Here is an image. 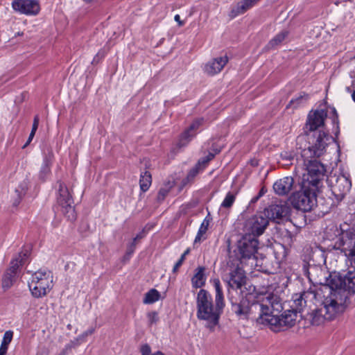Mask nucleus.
<instances>
[{"label": "nucleus", "mask_w": 355, "mask_h": 355, "mask_svg": "<svg viewBox=\"0 0 355 355\" xmlns=\"http://www.w3.org/2000/svg\"><path fill=\"white\" fill-rule=\"evenodd\" d=\"M328 139L327 132L319 131L315 143L301 151L297 162L306 171V173L303 174L302 182L304 187H311L314 189H320L322 187L327 169L318 158L323 155L327 145L326 141Z\"/></svg>", "instance_id": "obj_1"}, {"label": "nucleus", "mask_w": 355, "mask_h": 355, "mask_svg": "<svg viewBox=\"0 0 355 355\" xmlns=\"http://www.w3.org/2000/svg\"><path fill=\"white\" fill-rule=\"evenodd\" d=\"M213 285L216 291L214 303L211 295L207 290L200 289L196 296L197 318L205 321V327L211 331H214L218 324L225 306L220 280L214 279Z\"/></svg>", "instance_id": "obj_2"}, {"label": "nucleus", "mask_w": 355, "mask_h": 355, "mask_svg": "<svg viewBox=\"0 0 355 355\" xmlns=\"http://www.w3.org/2000/svg\"><path fill=\"white\" fill-rule=\"evenodd\" d=\"M346 295L337 293L324 295V300L320 308L311 313L309 311L305 313V319L310 320L313 325H320L326 320H332L341 315L345 311Z\"/></svg>", "instance_id": "obj_3"}, {"label": "nucleus", "mask_w": 355, "mask_h": 355, "mask_svg": "<svg viewBox=\"0 0 355 355\" xmlns=\"http://www.w3.org/2000/svg\"><path fill=\"white\" fill-rule=\"evenodd\" d=\"M282 310L280 297L269 293L260 300L250 301L249 318L256 320L258 324L269 327L270 322H274L273 324L277 322V319L272 318L273 311L278 312Z\"/></svg>", "instance_id": "obj_4"}, {"label": "nucleus", "mask_w": 355, "mask_h": 355, "mask_svg": "<svg viewBox=\"0 0 355 355\" xmlns=\"http://www.w3.org/2000/svg\"><path fill=\"white\" fill-rule=\"evenodd\" d=\"M324 289V293L329 294L345 293L347 297L345 300L346 309L349 303L350 295L355 293V269L349 270L344 275L336 272L330 274L326 279Z\"/></svg>", "instance_id": "obj_5"}, {"label": "nucleus", "mask_w": 355, "mask_h": 355, "mask_svg": "<svg viewBox=\"0 0 355 355\" xmlns=\"http://www.w3.org/2000/svg\"><path fill=\"white\" fill-rule=\"evenodd\" d=\"M52 286V272L45 269L35 272L28 282V287L33 296L37 298L45 296Z\"/></svg>", "instance_id": "obj_6"}, {"label": "nucleus", "mask_w": 355, "mask_h": 355, "mask_svg": "<svg viewBox=\"0 0 355 355\" xmlns=\"http://www.w3.org/2000/svg\"><path fill=\"white\" fill-rule=\"evenodd\" d=\"M320 189H314L311 187H304L302 183L301 190L295 193L291 202L295 209L303 212L311 211L317 204L316 193Z\"/></svg>", "instance_id": "obj_7"}, {"label": "nucleus", "mask_w": 355, "mask_h": 355, "mask_svg": "<svg viewBox=\"0 0 355 355\" xmlns=\"http://www.w3.org/2000/svg\"><path fill=\"white\" fill-rule=\"evenodd\" d=\"M258 240L252 235L243 236L237 243L234 250L237 259L241 261L243 259H250L255 257L258 249Z\"/></svg>", "instance_id": "obj_8"}, {"label": "nucleus", "mask_w": 355, "mask_h": 355, "mask_svg": "<svg viewBox=\"0 0 355 355\" xmlns=\"http://www.w3.org/2000/svg\"><path fill=\"white\" fill-rule=\"evenodd\" d=\"M59 196L58 202L62 207V212L68 218L73 220L76 218L75 209L73 206V200L70 195L67 187L62 182H59Z\"/></svg>", "instance_id": "obj_9"}, {"label": "nucleus", "mask_w": 355, "mask_h": 355, "mask_svg": "<svg viewBox=\"0 0 355 355\" xmlns=\"http://www.w3.org/2000/svg\"><path fill=\"white\" fill-rule=\"evenodd\" d=\"M280 312L273 311L272 318H276L277 322L274 324V322H270L269 327L274 331H284V329L292 327L295 324L297 312L293 309L286 310L279 316Z\"/></svg>", "instance_id": "obj_10"}, {"label": "nucleus", "mask_w": 355, "mask_h": 355, "mask_svg": "<svg viewBox=\"0 0 355 355\" xmlns=\"http://www.w3.org/2000/svg\"><path fill=\"white\" fill-rule=\"evenodd\" d=\"M269 223L268 219L261 214L254 215L248 219L245 223L246 235H252V237L262 234Z\"/></svg>", "instance_id": "obj_11"}, {"label": "nucleus", "mask_w": 355, "mask_h": 355, "mask_svg": "<svg viewBox=\"0 0 355 355\" xmlns=\"http://www.w3.org/2000/svg\"><path fill=\"white\" fill-rule=\"evenodd\" d=\"M223 280L227 283L229 288L241 289L246 283L245 271L239 266H231L229 272L225 274Z\"/></svg>", "instance_id": "obj_12"}, {"label": "nucleus", "mask_w": 355, "mask_h": 355, "mask_svg": "<svg viewBox=\"0 0 355 355\" xmlns=\"http://www.w3.org/2000/svg\"><path fill=\"white\" fill-rule=\"evenodd\" d=\"M315 297V294L311 291H304L300 293H295L292 297L293 304L291 306V309L300 313V316L305 317V313L308 311L306 307Z\"/></svg>", "instance_id": "obj_13"}, {"label": "nucleus", "mask_w": 355, "mask_h": 355, "mask_svg": "<svg viewBox=\"0 0 355 355\" xmlns=\"http://www.w3.org/2000/svg\"><path fill=\"white\" fill-rule=\"evenodd\" d=\"M12 8L15 11L28 16H35L40 10L37 0H14Z\"/></svg>", "instance_id": "obj_14"}, {"label": "nucleus", "mask_w": 355, "mask_h": 355, "mask_svg": "<svg viewBox=\"0 0 355 355\" xmlns=\"http://www.w3.org/2000/svg\"><path fill=\"white\" fill-rule=\"evenodd\" d=\"M290 212V207L286 202L272 204L265 209V216L269 220L279 223L281 220L287 218Z\"/></svg>", "instance_id": "obj_15"}, {"label": "nucleus", "mask_w": 355, "mask_h": 355, "mask_svg": "<svg viewBox=\"0 0 355 355\" xmlns=\"http://www.w3.org/2000/svg\"><path fill=\"white\" fill-rule=\"evenodd\" d=\"M326 117L327 112L324 110L311 111L308 114L305 124V132L308 134V131L313 132L322 126L324 123Z\"/></svg>", "instance_id": "obj_16"}, {"label": "nucleus", "mask_w": 355, "mask_h": 355, "mask_svg": "<svg viewBox=\"0 0 355 355\" xmlns=\"http://www.w3.org/2000/svg\"><path fill=\"white\" fill-rule=\"evenodd\" d=\"M204 122L203 118L194 120L192 123L180 136L178 146L183 147L187 145L196 135L198 128Z\"/></svg>", "instance_id": "obj_17"}, {"label": "nucleus", "mask_w": 355, "mask_h": 355, "mask_svg": "<svg viewBox=\"0 0 355 355\" xmlns=\"http://www.w3.org/2000/svg\"><path fill=\"white\" fill-rule=\"evenodd\" d=\"M22 261L23 259H21L19 262ZM18 262V259H13L10 261V266L5 272L2 279V286L3 288L8 289L10 288L12 286L13 282L15 281L17 275V271L19 268Z\"/></svg>", "instance_id": "obj_18"}, {"label": "nucleus", "mask_w": 355, "mask_h": 355, "mask_svg": "<svg viewBox=\"0 0 355 355\" xmlns=\"http://www.w3.org/2000/svg\"><path fill=\"white\" fill-rule=\"evenodd\" d=\"M293 185V178L291 176H286L277 180L273 184V190L277 195L284 196L288 195L292 191Z\"/></svg>", "instance_id": "obj_19"}, {"label": "nucleus", "mask_w": 355, "mask_h": 355, "mask_svg": "<svg viewBox=\"0 0 355 355\" xmlns=\"http://www.w3.org/2000/svg\"><path fill=\"white\" fill-rule=\"evenodd\" d=\"M228 62V57L227 55L224 56L214 58L205 66V71L208 75L214 76L218 73L222 71L224 67Z\"/></svg>", "instance_id": "obj_20"}, {"label": "nucleus", "mask_w": 355, "mask_h": 355, "mask_svg": "<svg viewBox=\"0 0 355 355\" xmlns=\"http://www.w3.org/2000/svg\"><path fill=\"white\" fill-rule=\"evenodd\" d=\"M232 311L239 319H249L250 300L247 297H242L239 302H234L232 300Z\"/></svg>", "instance_id": "obj_21"}, {"label": "nucleus", "mask_w": 355, "mask_h": 355, "mask_svg": "<svg viewBox=\"0 0 355 355\" xmlns=\"http://www.w3.org/2000/svg\"><path fill=\"white\" fill-rule=\"evenodd\" d=\"M340 242L342 243L340 246L341 251L345 252L351 266L355 269V239L354 241L348 237L345 239V236L343 235Z\"/></svg>", "instance_id": "obj_22"}, {"label": "nucleus", "mask_w": 355, "mask_h": 355, "mask_svg": "<svg viewBox=\"0 0 355 355\" xmlns=\"http://www.w3.org/2000/svg\"><path fill=\"white\" fill-rule=\"evenodd\" d=\"M260 0H242L233 6L230 12L229 16L234 19L236 17L244 14L246 11L252 8Z\"/></svg>", "instance_id": "obj_23"}, {"label": "nucleus", "mask_w": 355, "mask_h": 355, "mask_svg": "<svg viewBox=\"0 0 355 355\" xmlns=\"http://www.w3.org/2000/svg\"><path fill=\"white\" fill-rule=\"evenodd\" d=\"M351 182L344 175L337 178L332 191L335 195L343 198L351 188Z\"/></svg>", "instance_id": "obj_24"}, {"label": "nucleus", "mask_w": 355, "mask_h": 355, "mask_svg": "<svg viewBox=\"0 0 355 355\" xmlns=\"http://www.w3.org/2000/svg\"><path fill=\"white\" fill-rule=\"evenodd\" d=\"M205 268L199 266L195 270L193 277L191 278L192 287L194 288H202L206 282V276L205 275Z\"/></svg>", "instance_id": "obj_25"}, {"label": "nucleus", "mask_w": 355, "mask_h": 355, "mask_svg": "<svg viewBox=\"0 0 355 355\" xmlns=\"http://www.w3.org/2000/svg\"><path fill=\"white\" fill-rule=\"evenodd\" d=\"M52 157V155H46L43 159L42 165L39 173V178L42 181H45L51 173Z\"/></svg>", "instance_id": "obj_26"}, {"label": "nucleus", "mask_w": 355, "mask_h": 355, "mask_svg": "<svg viewBox=\"0 0 355 355\" xmlns=\"http://www.w3.org/2000/svg\"><path fill=\"white\" fill-rule=\"evenodd\" d=\"M309 95L305 92L300 93L299 96L291 100L287 107H293V108H298L305 105L309 100Z\"/></svg>", "instance_id": "obj_27"}, {"label": "nucleus", "mask_w": 355, "mask_h": 355, "mask_svg": "<svg viewBox=\"0 0 355 355\" xmlns=\"http://www.w3.org/2000/svg\"><path fill=\"white\" fill-rule=\"evenodd\" d=\"M152 183V177L150 172L146 171L141 173L139 179L140 189L143 192L148 190Z\"/></svg>", "instance_id": "obj_28"}, {"label": "nucleus", "mask_w": 355, "mask_h": 355, "mask_svg": "<svg viewBox=\"0 0 355 355\" xmlns=\"http://www.w3.org/2000/svg\"><path fill=\"white\" fill-rule=\"evenodd\" d=\"M210 219L208 218V217H206L202 223H201L200 228L198 231L197 235L196 236V238L194 239V243H200L202 241L205 239V237H204V235L207 232L208 230V227L210 223Z\"/></svg>", "instance_id": "obj_29"}, {"label": "nucleus", "mask_w": 355, "mask_h": 355, "mask_svg": "<svg viewBox=\"0 0 355 355\" xmlns=\"http://www.w3.org/2000/svg\"><path fill=\"white\" fill-rule=\"evenodd\" d=\"M288 32L287 31H282L277 35H276L272 39L268 42L267 47L268 49H275L279 46L282 42L287 37Z\"/></svg>", "instance_id": "obj_30"}, {"label": "nucleus", "mask_w": 355, "mask_h": 355, "mask_svg": "<svg viewBox=\"0 0 355 355\" xmlns=\"http://www.w3.org/2000/svg\"><path fill=\"white\" fill-rule=\"evenodd\" d=\"M159 298V292L155 288H151L145 294L143 302L145 304H151L157 302Z\"/></svg>", "instance_id": "obj_31"}, {"label": "nucleus", "mask_w": 355, "mask_h": 355, "mask_svg": "<svg viewBox=\"0 0 355 355\" xmlns=\"http://www.w3.org/2000/svg\"><path fill=\"white\" fill-rule=\"evenodd\" d=\"M235 200H236V194L232 193V192H228L223 201L222 202L221 205H220V212L222 211V209H230V207H232V206L233 205L234 202H235Z\"/></svg>", "instance_id": "obj_32"}, {"label": "nucleus", "mask_w": 355, "mask_h": 355, "mask_svg": "<svg viewBox=\"0 0 355 355\" xmlns=\"http://www.w3.org/2000/svg\"><path fill=\"white\" fill-rule=\"evenodd\" d=\"M173 187V183L168 182L166 184L164 185L162 188H160L158 194H157V200L159 201H163L166 196L168 194L169 191Z\"/></svg>", "instance_id": "obj_33"}, {"label": "nucleus", "mask_w": 355, "mask_h": 355, "mask_svg": "<svg viewBox=\"0 0 355 355\" xmlns=\"http://www.w3.org/2000/svg\"><path fill=\"white\" fill-rule=\"evenodd\" d=\"M30 254L31 249L29 247L25 248L19 253L18 256L15 259H18L19 261H20L21 259H23L22 262H18L19 267L23 266L26 263L28 257L30 256Z\"/></svg>", "instance_id": "obj_34"}, {"label": "nucleus", "mask_w": 355, "mask_h": 355, "mask_svg": "<svg viewBox=\"0 0 355 355\" xmlns=\"http://www.w3.org/2000/svg\"><path fill=\"white\" fill-rule=\"evenodd\" d=\"M13 338V331L11 330L6 331L3 336V339L0 346L8 349V345L11 343Z\"/></svg>", "instance_id": "obj_35"}, {"label": "nucleus", "mask_w": 355, "mask_h": 355, "mask_svg": "<svg viewBox=\"0 0 355 355\" xmlns=\"http://www.w3.org/2000/svg\"><path fill=\"white\" fill-rule=\"evenodd\" d=\"M190 252V249L189 248H187L184 252V253L181 255L180 259L176 262V263L173 266V272H176L178 271V270L179 269V268L182 266V264L183 263L184 259H185V257L187 254H189Z\"/></svg>", "instance_id": "obj_36"}, {"label": "nucleus", "mask_w": 355, "mask_h": 355, "mask_svg": "<svg viewBox=\"0 0 355 355\" xmlns=\"http://www.w3.org/2000/svg\"><path fill=\"white\" fill-rule=\"evenodd\" d=\"M147 318L150 325L156 324L159 320V316L157 312L153 311L147 313Z\"/></svg>", "instance_id": "obj_37"}, {"label": "nucleus", "mask_w": 355, "mask_h": 355, "mask_svg": "<svg viewBox=\"0 0 355 355\" xmlns=\"http://www.w3.org/2000/svg\"><path fill=\"white\" fill-rule=\"evenodd\" d=\"M27 189V185L26 182L21 184L17 189H16L15 192L17 193L18 197L19 199L22 198V196L25 194L26 190Z\"/></svg>", "instance_id": "obj_38"}, {"label": "nucleus", "mask_w": 355, "mask_h": 355, "mask_svg": "<svg viewBox=\"0 0 355 355\" xmlns=\"http://www.w3.org/2000/svg\"><path fill=\"white\" fill-rule=\"evenodd\" d=\"M200 165V162H198V163L189 171L188 175H187L188 179L193 178L198 173Z\"/></svg>", "instance_id": "obj_39"}, {"label": "nucleus", "mask_w": 355, "mask_h": 355, "mask_svg": "<svg viewBox=\"0 0 355 355\" xmlns=\"http://www.w3.org/2000/svg\"><path fill=\"white\" fill-rule=\"evenodd\" d=\"M95 332V328L91 327L88 329L87 331H84L83 334L79 335V339H81L83 342L86 340V338L89 336L92 335Z\"/></svg>", "instance_id": "obj_40"}, {"label": "nucleus", "mask_w": 355, "mask_h": 355, "mask_svg": "<svg viewBox=\"0 0 355 355\" xmlns=\"http://www.w3.org/2000/svg\"><path fill=\"white\" fill-rule=\"evenodd\" d=\"M141 355H150L151 349L149 345L144 344L141 346L140 348Z\"/></svg>", "instance_id": "obj_41"}, {"label": "nucleus", "mask_w": 355, "mask_h": 355, "mask_svg": "<svg viewBox=\"0 0 355 355\" xmlns=\"http://www.w3.org/2000/svg\"><path fill=\"white\" fill-rule=\"evenodd\" d=\"M135 243L132 241L130 245L128 247L126 254L125 255V258L128 259L134 252L135 250Z\"/></svg>", "instance_id": "obj_42"}, {"label": "nucleus", "mask_w": 355, "mask_h": 355, "mask_svg": "<svg viewBox=\"0 0 355 355\" xmlns=\"http://www.w3.org/2000/svg\"><path fill=\"white\" fill-rule=\"evenodd\" d=\"M281 157L283 159L286 161H291L294 159V155L292 153L284 152L281 153Z\"/></svg>", "instance_id": "obj_43"}, {"label": "nucleus", "mask_w": 355, "mask_h": 355, "mask_svg": "<svg viewBox=\"0 0 355 355\" xmlns=\"http://www.w3.org/2000/svg\"><path fill=\"white\" fill-rule=\"evenodd\" d=\"M38 125H39V116L37 115H36L33 119L31 132L35 133V132L37 131V129L38 128Z\"/></svg>", "instance_id": "obj_44"}, {"label": "nucleus", "mask_w": 355, "mask_h": 355, "mask_svg": "<svg viewBox=\"0 0 355 355\" xmlns=\"http://www.w3.org/2000/svg\"><path fill=\"white\" fill-rule=\"evenodd\" d=\"M82 343H83V340L81 339H79V336L76 338L74 340L70 341V344L71 345L73 348L78 346Z\"/></svg>", "instance_id": "obj_45"}, {"label": "nucleus", "mask_w": 355, "mask_h": 355, "mask_svg": "<svg viewBox=\"0 0 355 355\" xmlns=\"http://www.w3.org/2000/svg\"><path fill=\"white\" fill-rule=\"evenodd\" d=\"M35 133L31 132V133L29 135V137L28 138V140L26 142V144H24V146H23V148H26L31 143V141L33 140V137L35 136Z\"/></svg>", "instance_id": "obj_46"}, {"label": "nucleus", "mask_w": 355, "mask_h": 355, "mask_svg": "<svg viewBox=\"0 0 355 355\" xmlns=\"http://www.w3.org/2000/svg\"><path fill=\"white\" fill-rule=\"evenodd\" d=\"M7 351H8V349L6 347L0 346V355H6L7 353Z\"/></svg>", "instance_id": "obj_47"}, {"label": "nucleus", "mask_w": 355, "mask_h": 355, "mask_svg": "<svg viewBox=\"0 0 355 355\" xmlns=\"http://www.w3.org/2000/svg\"><path fill=\"white\" fill-rule=\"evenodd\" d=\"M174 19L175 21L178 22L179 25L182 26L183 24V22L180 20V17L179 15H175Z\"/></svg>", "instance_id": "obj_48"}, {"label": "nucleus", "mask_w": 355, "mask_h": 355, "mask_svg": "<svg viewBox=\"0 0 355 355\" xmlns=\"http://www.w3.org/2000/svg\"><path fill=\"white\" fill-rule=\"evenodd\" d=\"M71 348H73V347L71 346V345L70 344V343H69L68 344H67V345H65L64 349H65V350H68V349H71Z\"/></svg>", "instance_id": "obj_49"}, {"label": "nucleus", "mask_w": 355, "mask_h": 355, "mask_svg": "<svg viewBox=\"0 0 355 355\" xmlns=\"http://www.w3.org/2000/svg\"><path fill=\"white\" fill-rule=\"evenodd\" d=\"M214 155L213 154H209V156H208V158L207 159L206 161H203V162H207L209 160H210L211 159H212L214 157Z\"/></svg>", "instance_id": "obj_50"}, {"label": "nucleus", "mask_w": 355, "mask_h": 355, "mask_svg": "<svg viewBox=\"0 0 355 355\" xmlns=\"http://www.w3.org/2000/svg\"><path fill=\"white\" fill-rule=\"evenodd\" d=\"M150 355H165V354L160 351H157V352H155L154 354H151Z\"/></svg>", "instance_id": "obj_51"}, {"label": "nucleus", "mask_w": 355, "mask_h": 355, "mask_svg": "<svg viewBox=\"0 0 355 355\" xmlns=\"http://www.w3.org/2000/svg\"><path fill=\"white\" fill-rule=\"evenodd\" d=\"M263 193V189L259 191V196L256 197V199H258L260 196H261Z\"/></svg>", "instance_id": "obj_52"}, {"label": "nucleus", "mask_w": 355, "mask_h": 355, "mask_svg": "<svg viewBox=\"0 0 355 355\" xmlns=\"http://www.w3.org/2000/svg\"><path fill=\"white\" fill-rule=\"evenodd\" d=\"M100 54H101V53H100V52H98V53L96 54V57L94 58L93 62H96V61L97 60V58H98V56L100 55Z\"/></svg>", "instance_id": "obj_53"}, {"label": "nucleus", "mask_w": 355, "mask_h": 355, "mask_svg": "<svg viewBox=\"0 0 355 355\" xmlns=\"http://www.w3.org/2000/svg\"><path fill=\"white\" fill-rule=\"evenodd\" d=\"M352 98L353 101L355 102V90L353 92V93L352 94Z\"/></svg>", "instance_id": "obj_54"}, {"label": "nucleus", "mask_w": 355, "mask_h": 355, "mask_svg": "<svg viewBox=\"0 0 355 355\" xmlns=\"http://www.w3.org/2000/svg\"><path fill=\"white\" fill-rule=\"evenodd\" d=\"M140 238V236L139 235H137L133 240V241H136L137 239H139Z\"/></svg>", "instance_id": "obj_55"}]
</instances>
